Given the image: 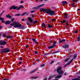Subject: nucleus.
Masks as SVG:
<instances>
[{
    "mask_svg": "<svg viewBox=\"0 0 80 80\" xmlns=\"http://www.w3.org/2000/svg\"><path fill=\"white\" fill-rule=\"evenodd\" d=\"M14 25H15L14 26V28H19L22 27V24H20L18 22H14L13 23H12L11 24V26H13Z\"/></svg>",
    "mask_w": 80,
    "mask_h": 80,
    "instance_id": "f257e3e1",
    "label": "nucleus"
},
{
    "mask_svg": "<svg viewBox=\"0 0 80 80\" xmlns=\"http://www.w3.org/2000/svg\"><path fill=\"white\" fill-rule=\"evenodd\" d=\"M47 13L50 15L53 16L55 14V12L54 11L52 10L51 9H48Z\"/></svg>",
    "mask_w": 80,
    "mask_h": 80,
    "instance_id": "f03ea898",
    "label": "nucleus"
},
{
    "mask_svg": "<svg viewBox=\"0 0 80 80\" xmlns=\"http://www.w3.org/2000/svg\"><path fill=\"white\" fill-rule=\"evenodd\" d=\"M77 54H75L74 55V58L71 59L70 61L68 62L64 66V67H65L66 66H67V65H69L72 62H73V60H75L76 58H77Z\"/></svg>",
    "mask_w": 80,
    "mask_h": 80,
    "instance_id": "7ed1b4c3",
    "label": "nucleus"
},
{
    "mask_svg": "<svg viewBox=\"0 0 80 80\" xmlns=\"http://www.w3.org/2000/svg\"><path fill=\"white\" fill-rule=\"evenodd\" d=\"M0 50L2 51L1 52L2 53H8V52H10V50L8 48L2 49Z\"/></svg>",
    "mask_w": 80,
    "mask_h": 80,
    "instance_id": "20e7f679",
    "label": "nucleus"
},
{
    "mask_svg": "<svg viewBox=\"0 0 80 80\" xmlns=\"http://www.w3.org/2000/svg\"><path fill=\"white\" fill-rule=\"evenodd\" d=\"M57 72H58L59 75H62L63 73V72L62 70V67L58 68L57 70Z\"/></svg>",
    "mask_w": 80,
    "mask_h": 80,
    "instance_id": "39448f33",
    "label": "nucleus"
},
{
    "mask_svg": "<svg viewBox=\"0 0 80 80\" xmlns=\"http://www.w3.org/2000/svg\"><path fill=\"white\" fill-rule=\"evenodd\" d=\"M6 44H7V42L4 41H2L1 40L0 41V45H5Z\"/></svg>",
    "mask_w": 80,
    "mask_h": 80,
    "instance_id": "423d86ee",
    "label": "nucleus"
},
{
    "mask_svg": "<svg viewBox=\"0 0 80 80\" xmlns=\"http://www.w3.org/2000/svg\"><path fill=\"white\" fill-rule=\"evenodd\" d=\"M18 8V7H15V6H13L9 8V10H12V9H14V10H15V9H17Z\"/></svg>",
    "mask_w": 80,
    "mask_h": 80,
    "instance_id": "0eeeda50",
    "label": "nucleus"
},
{
    "mask_svg": "<svg viewBox=\"0 0 80 80\" xmlns=\"http://www.w3.org/2000/svg\"><path fill=\"white\" fill-rule=\"evenodd\" d=\"M69 47V45H68V44H65L62 46V47L64 48H68Z\"/></svg>",
    "mask_w": 80,
    "mask_h": 80,
    "instance_id": "6e6552de",
    "label": "nucleus"
},
{
    "mask_svg": "<svg viewBox=\"0 0 80 80\" xmlns=\"http://www.w3.org/2000/svg\"><path fill=\"white\" fill-rule=\"evenodd\" d=\"M45 5L44 4H42L39 6H38V7H36L35 9H38V8H40V7H43Z\"/></svg>",
    "mask_w": 80,
    "mask_h": 80,
    "instance_id": "1a4fd4ad",
    "label": "nucleus"
},
{
    "mask_svg": "<svg viewBox=\"0 0 80 80\" xmlns=\"http://www.w3.org/2000/svg\"><path fill=\"white\" fill-rule=\"evenodd\" d=\"M40 11L41 12H46V13H47V12L48 11V9L42 8L41 9Z\"/></svg>",
    "mask_w": 80,
    "mask_h": 80,
    "instance_id": "9d476101",
    "label": "nucleus"
},
{
    "mask_svg": "<svg viewBox=\"0 0 80 80\" xmlns=\"http://www.w3.org/2000/svg\"><path fill=\"white\" fill-rule=\"evenodd\" d=\"M37 70H38V68H36V69H34V70H33L31 72L29 73L30 74H32V73H35V72H36V71H37Z\"/></svg>",
    "mask_w": 80,
    "mask_h": 80,
    "instance_id": "9b49d317",
    "label": "nucleus"
},
{
    "mask_svg": "<svg viewBox=\"0 0 80 80\" xmlns=\"http://www.w3.org/2000/svg\"><path fill=\"white\" fill-rule=\"evenodd\" d=\"M4 23L6 25H8V24H10L11 23V22L10 21H6Z\"/></svg>",
    "mask_w": 80,
    "mask_h": 80,
    "instance_id": "f8f14e48",
    "label": "nucleus"
},
{
    "mask_svg": "<svg viewBox=\"0 0 80 80\" xmlns=\"http://www.w3.org/2000/svg\"><path fill=\"white\" fill-rule=\"evenodd\" d=\"M28 19L29 21L31 23H32V22H33V21L32 19V18H28Z\"/></svg>",
    "mask_w": 80,
    "mask_h": 80,
    "instance_id": "ddd939ff",
    "label": "nucleus"
},
{
    "mask_svg": "<svg viewBox=\"0 0 80 80\" xmlns=\"http://www.w3.org/2000/svg\"><path fill=\"white\" fill-rule=\"evenodd\" d=\"M62 4L63 5H65V4H67V2L65 1H62Z\"/></svg>",
    "mask_w": 80,
    "mask_h": 80,
    "instance_id": "4468645a",
    "label": "nucleus"
},
{
    "mask_svg": "<svg viewBox=\"0 0 80 80\" xmlns=\"http://www.w3.org/2000/svg\"><path fill=\"white\" fill-rule=\"evenodd\" d=\"M42 25L43 28H46V26H45V23H42Z\"/></svg>",
    "mask_w": 80,
    "mask_h": 80,
    "instance_id": "2eb2a0df",
    "label": "nucleus"
},
{
    "mask_svg": "<svg viewBox=\"0 0 80 80\" xmlns=\"http://www.w3.org/2000/svg\"><path fill=\"white\" fill-rule=\"evenodd\" d=\"M9 15V14L8 15H6V17L7 18H9L10 19L12 18V16Z\"/></svg>",
    "mask_w": 80,
    "mask_h": 80,
    "instance_id": "dca6fc26",
    "label": "nucleus"
},
{
    "mask_svg": "<svg viewBox=\"0 0 80 80\" xmlns=\"http://www.w3.org/2000/svg\"><path fill=\"white\" fill-rule=\"evenodd\" d=\"M70 58H67L65 59L64 60V62H68V60H70Z\"/></svg>",
    "mask_w": 80,
    "mask_h": 80,
    "instance_id": "f3484780",
    "label": "nucleus"
},
{
    "mask_svg": "<svg viewBox=\"0 0 80 80\" xmlns=\"http://www.w3.org/2000/svg\"><path fill=\"white\" fill-rule=\"evenodd\" d=\"M51 22H56V19H51Z\"/></svg>",
    "mask_w": 80,
    "mask_h": 80,
    "instance_id": "a211bd4d",
    "label": "nucleus"
},
{
    "mask_svg": "<svg viewBox=\"0 0 80 80\" xmlns=\"http://www.w3.org/2000/svg\"><path fill=\"white\" fill-rule=\"evenodd\" d=\"M61 77H62V75H59L57 77H55V78H60Z\"/></svg>",
    "mask_w": 80,
    "mask_h": 80,
    "instance_id": "6ab92c4d",
    "label": "nucleus"
},
{
    "mask_svg": "<svg viewBox=\"0 0 80 80\" xmlns=\"http://www.w3.org/2000/svg\"><path fill=\"white\" fill-rule=\"evenodd\" d=\"M64 17L65 18H67V16H68V14L65 13H64Z\"/></svg>",
    "mask_w": 80,
    "mask_h": 80,
    "instance_id": "aec40b11",
    "label": "nucleus"
},
{
    "mask_svg": "<svg viewBox=\"0 0 80 80\" xmlns=\"http://www.w3.org/2000/svg\"><path fill=\"white\" fill-rule=\"evenodd\" d=\"M31 78H32L33 79H36L37 78H38V76H36L34 77H31Z\"/></svg>",
    "mask_w": 80,
    "mask_h": 80,
    "instance_id": "412c9836",
    "label": "nucleus"
},
{
    "mask_svg": "<svg viewBox=\"0 0 80 80\" xmlns=\"http://www.w3.org/2000/svg\"><path fill=\"white\" fill-rule=\"evenodd\" d=\"M13 37V36H9L7 37V38H12Z\"/></svg>",
    "mask_w": 80,
    "mask_h": 80,
    "instance_id": "4be33fe9",
    "label": "nucleus"
},
{
    "mask_svg": "<svg viewBox=\"0 0 80 80\" xmlns=\"http://www.w3.org/2000/svg\"><path fill=\"white\" fill-rule=\"evenodd\" d=\"M66 20H63V21H61V22L62 23V24H63V23H65V22H66Z\"/></svg>",
    "mask_w": 80,
    "mask_h": 80,
    "instance_id": "5701e85b",
    "label": "nucleus"
},
{
    "mask_svg": "<svg viewBox=\"0 0 80 80\" xmlns=\"http://www.w3.org/2000/svg\"><path fill=\"white\" fill-rule=\"evenodd\" d=\"M48 26L49 28H52V26L50 24H48Z\"/></svg>",
    "mask_w": 80,
    "mask_h": 80,
    "instance_id": "b1692460",
    "label": "nucleus"
},
{
    "mask_svg": "<svg viewBox=\"0 0 80 80\" xmlns=\"http://www.w3.org/2000/svg\"><path fill=\"white\" fill-rule=\"evenodd\" d=\"M55 44H56V42H53V45H53V46H54V47H55V46H56V45H55Z\"/></svg>",
    "mask_w": 80,
    "mask_h": 80,
    "instance_id": "393cba45",
    "label": "nucleus"
},
{
    "mask_svg": "<svg viewBox=\"0 0 80 80\" xmlns=\"http://www.w3.org/2000/svg\"><path fill=\"white\" fill-rule=\"evenodd\" d=\"M54 47V46H53L52 45V46H50L49 47H48V48L50 49V48H53Z\"/></svg>",
    "mask_w": 80,
    "mask_h": 80,
    "instance_id": "a878e982",
    "label": "nucleus"
},
{
    "mask_svg": "<svg viewBox=\"0 0 80 80\" xmlns=\"http://www.w3.org/2000/svg\"><path fill=\"white\" fill-rule=\"evenodd\" d=\"M53 78V76H50L48 78V80H50V79H51V78Z\"/></svg>",
    "mask_w": 80,
    "mask_h": 80,
    "instance_id": "bb28decb",
    "label": "nucleus"
},
{
    "mask_svg": "<svg viewBox=\"0 0 80 80\" xmlns=\"http://www.w3.org/2000/svg\"><path fill=\"white\" fill-rule=\"evenodd\" d=\"M21 15V14H15L14 16H20Z\"/></svg>",
    "mask_w": 80,
    "mask_h": 80,
    "instance_id": "cd10ccee",
    "label": "nucleus"
},
{
    "mask_svg": "<svg viewBox=\"0 0 80 80\" xmlns=\"http://www.w3.org/2000/svg\"><path fill=\"white\" fill-rule=\"evenodd\" d=\"M66 25L67 26H68V21H67L66 23Z\"/></svg>",
    "mask_w": 80,
    "mask_h": 80,
    "instance_id": "c85d7f7f",
    "label": "nucleus"
},
{
    "mask_svg": "<svg viewBox=\"0 0 80 80\" xmlns=\"http://www.w3.org/2000/svg\"><path fill=\"white\" fill-rule=\"evenodd\" d=\"M27 13V12H25L24 13H23L21 15V16H23L24 15H25V14Z\"/></svg>",
    "mask_w": 80,
    "mask_h": 80,
    "instance_id": "c756f323",
    "label": "nucleus"
},
{
    "mask_svg": "<svg viewBox=\"0 0 80 80\" xmlns=\"http://www.w3.org/2000/svg\"><path fill=\"white\" fill-rule=\"evenodd\" d=\"M44 66H45V64H41L40 65L41 67H44Z\"/></svg>",
    "mask_w": 80,
    "mask_h": 80,
    "instance_id": "7c9ffc66",
    "label": "nucleus"
},
{
    "mask_svg": "<svg viewBox=\"0 0 80 80\" xmlns=\"http://www.w3.org/2000/svg\"><path fill=\"white\" fill-rule=\"evenodd\" d=\"M71 6H72L73 7H74V6H75V4L73 3L72 4H71Z\"/></svg>",
    "mask_w": 80,
    "mask_h": 80,
    "instance_id": "2f4dec72",
    "label": "nucleus"
},
{
    "mask_svg": "<svg viewBox=\"0 0 80 80\" xmlns=\"http://www.w3.org/2000/svg\"><path fill=\"white\" fill-rule=\"evenodd\" d=\"M58 51L54 52H53V54H55V53H58Z\"/></svg>",
    "mask_w": 80,
    "mask_h": 80,
    "instance_id": "473e14b6",
    "label": "nucleus"
},
{
    "mask_svg": "<svg viewBox=\"0 0 80 80\" xmlns=\"http://www.w3.org/2000/svg\"><path fill=\"white\" fill-rule=\"evenodd\" d=\"M32 41L33 42H35V41H36V39H34V38H32Z\"/></svg>",
    "mask_w": 80,
    "mask_h": 80,
    "instance_id": "72a5a7b5",
    "label": "nucleus"
},
{
    "mask_svg": "<svg viewBox=\"0 0 80 80\" xmlns=\"http://www.w3.org/2000/svg\"><path fill=\"white\" fill-rule=\"evenodd\" d=\"M4 18H0V20H4Z\"/></svg>",
    "mask_w": 80,
    "mask_h": 80,
    "instance_id": "f704fd0d",
    "label": "nucleus"
},
{
    "mask_svg": "<svg viewBox=\"0 0 80 80\" xmlns=\"http://www.w3.org/2000/svg\"><path fill=\"white\" fill-rule=\"evenodd\" d=\"M14 19H14V18H12L11 19V22H13Z\"/></svg>",
    "mask_w": 80,
    "mask_h": 80,
    "instance_id": "c9c22d12",
    "label": "nucleus"
},
{
    "mask_svg": "<svg viewBox=\"0 0 80 80\" xmlns=\"http://www.w3.org/2000/svg\"><path fill=\"white\" fill-rule=\"evenodd\" d=\"M25 26H22V28H21V29H25Z\"/></svg>",
    "mask_w": 80,
    "mask_h": 80,
    "instance_id": "e433bc0d",
    "label": "nucleus"
},
{
    "mask_svg": "<svg viewBox=\"0 0 80 80\" xmlns=\"http://www.w3.org/2000/svg\"><path fill=\"white\" fill-rule=\"evenodd\" d=\"M7 37V34H4L3 35V37Z\"/></svg>",
    "mask_w": 80,
    "mask_h": 80,
    "instance_id": "4c0bfd02",
    "label": "nucleus"
},
{
    "mask_svg": "<svg viewBox=\"0 0 80 80\" xmlns=\"http://www.w3.org/2000/svg\"><path fill=\"white\" fill-rule=\"evenodd\" d=\"M34 54H35V55H36V54H38V52H37V51H35Z\"/></svg>",
    "mask_w": 80,
    "mask_h": 80,
    "instance_id": "58836bf2",
    "label": "nucleus"
},
{
    "mask_svg": "<svg viewBox=\"0 0 80 80\" xmlns=\"http://www.w3.org/2000/svg\"><path fill=\"white\" fill-rule=\"evenodd\" d=\"M34 42H35V43L36 44V45H38V42H37L35 41Z\"/></svg>",
    "mask_w": 80,
    "mask_h": 80,
    "instance_id": "ea45409f",
    "label": "nucleus"
},
{
    "mask_svg": "<svg viewBox=\"0 0 80 80\" xmlns=\"http://www.w3.org/2000/svg\"><path fill=\"white\" fill-rule=\"evenodd\" d=\"M72 80H80V79L78 78H76L74 79H73Z\"/></svg>",
    "mask_w": 80,
    "mask_h": 80,
    "instance_id": "a19ab883",
    "label": "nucleus"
},
{
    "mask_svg": "<svg viewBox=\"0 0 80 80\" xmlns=\"http://www.w3.org/2000/svg\"><path fill=\"white\" fill-rule=\"evenodd\" d=\"M62 42H63V41H62V40H61L59 41V43H62Z\"/></svg>",
    "mask_w": 80,
    "mask_h": 80,
    "instance_id": "79ce46f5",
    "label": "nucleus"
},
{
    "mask_svg": "<svg viewBox=\"0 0 80 80\" xmlns=\"http://www.w3.org/2000/svg\"><path fill=\"white\" fill-rule=\"evenodd\" d=\"M53 62H54V61H52L51 62V63H50V64L51 65V64L52 63H53Z\"/></svg>",
    "mask_w": 80,
    "mask_h": 80,
    "instance_id": "37998d69",
    "label": "nucleus"
},
{
    "mask_svg": "<svg viewBox=\"0 0 80 80\" xmlns=\"http://www.w3.org/2000/svg\"><path fill=\"white\" fill-rule=\"evenodd\" d=\"M20 8H22V7H23V6H22V5H21L20 6Z\"/></svg>",
    "mask_w": 80,
    "mask_h": 80,
    "instance_id": "c03bdc74",
    "label": "nucleus"
},
{
    "mask_svg": "<svg viewBox=\"0 0 80 80\" xmlns=\"http://www.w3.org/2000/svg\"><path fill=\"white\" fill-rule=\"evenodd\" d=\"M48 54H50V53H45V55H48Z\"/></svg>",
    "mask_w": 80,
    "mask_h": 80,
    "instance_id": "a18cd8bd",
    "label": "nucleus"
},
{
    "mask_svg": "<svg viewBox=\"0 0 80 80\" xmlns=\"http://www.w3.org/2000/svg\"><path fill=\"white\" fill-rule=\"evenodd\" d=\"M20 7H18V8H17V10H20Z\"/></svg>",
    "mask_w": 80,
    "mask_h": 80,
    "instance_id": "49530a36",
    "label": "nucleus"
},
{
    "mask_svg": "<svg viewBox=\"0 0 80 80\" xmlns=\"http://www.w3.org/2000/svg\"><path fill=\"white\" fill-rule=\"evenodd\" d=\"M75 32L76 33H77L78 32V31L77 30L75 31Z\"/></svg>",
    "mask_w": 80,
    "mask_h": 80,
    "instance_id": "de8ad7c7",
    "label": "nucleus"
},
{
    "mask_svg": "<svg viewBox=\"0 0 80 80\" xmlns=\"http://www.w3.org/2000/svg\"><path fill=\"white\" fill-rule=\"evenodd\" d=\"M35 11H32L31 12V13H33V12H35Z\"/></svg>",
    "mask_w": 80,
    "mask_h": 80,
    "instance_id": "09e8293b",
    "label": "nucleus"
},
{
    "mask_svg": "<svg viewBox=\"0 0 80 80\" xmlns=\"http://www.w3.org/2000/svg\"><path fill=\"white\" fill-rule=\"evenodd\" d=\"M1 22H2V23H4V22H5V21L4 20H2Z\"/></svg>",
    "mask_w": 80,
    "mask_h": 80,
    "instance_id": "8fccbe9b",
    "label": "nucleus"
},
{
    "mask_svg": "<svg viewBox=\"0 0 80 80\" xmlns=\"http://www.w3.org/2000/svg\"><path fill=\"white\" fill-rule=\"evenodd\" d=\"M37 21H35L34 22V23H37Z\"/></svg>",
    "mask_w": 80,
    "mask_h": 80,
    "instance_id": "3c124183",
    "label": "nucleus"
},
{
    "mask_svg": "<svg viewBox=\"0 0 80 80\" xmlns=\"http://www.w3.org/2000/svg\"><path fill=\"white\" fill-rule=\"evenodd\" d=\"M27 25H30V23H27Z\"/></svg>",
    "mask_w": 80,
    "mask_h": 80,
    "instance_id": "603ef678",
    "label": "nucleus"
},
{
    "mask_svg": "<svg viewBox=\"0 0 80 80\" xmlns=\"http://www.w3.org/2000/svg\"><path fill=\"white\" fill-rule=\"evenodd\" d=\"M0 48H3V46H0Z\"/></svg>",
    "mask_w": 80,
    "mask_h": 80,
    "instance_id": "864d4df0",
    "label": "nucleus"
},
{
    "mask_svg": "<svg viewBox=\"0 0 80 80\" xmlns=\"http://www.w3.org/2000/svg\"><path fill=\"white\" fill-rule=\"evenodd\" d=\"M73 2H77V1H76V0H72Z\"/></svg>",
    "mask_w": 80,
    "mask_h": 80,
    "instance_id": "5fc2aeb1",
    "label": "nucleus"
},
{
    "mask_svg": "<svg viewBox=\"0 0 80 80\" xmlns=\"http://www.w3.org/2000/svg\"><path fill=\"white\" fill-rule=\"evenodd\" d=\"M62 42H65V39H62Z\"/></svg>",
    "mask_w": 80,
    "mask_h": 80,
    "instance_id": "6e6d98bb",
    "label": "nucleus"
},
{
    "mask_svg": "<svg viewBox=\"0 0 80 80\" xmlns=\"http://www.w3.org/2000/svg\"><path fill=\"white\" fill-rule=\"evenodd\" d=\"M2 27L0 26V29H2Z\"/></svg>",
    "mask_w": 80,
    "mask_h": 80,
    "instance_id": "4d7b16f0",
    "label": "nucleus"
},
{
    "mask_svg": "<svg viewBox=\"0 0 80 80\" xmlns=\"http://www.w3.org/2000/svg\"><path fill=\"white\" fill-rule=\"evenodd\" d=\"M22 71H26V69H23L22 70Z\"/></svg>",
    "mask_w": 80,
    "mask_h": 80,
    "instance_id": "13d9d810",
    "label": "nucleus"
},
{
    "mask_svg": "<svg viewBox=\"0 0 80 80\" xmlns=\"http://www.w3.org/2000/svg\"><path fill=\"white\" fill-rule=\"evenodd\" d=\"M19 60H22V58H20Z\"/></svg>",
    "mask_w": 80,
    "mask_h": 80,
    "instance_id": "bf43d9fd",
    "label": "nucleus"
},
{
    "mask_svg": "<svg viewBox=\"0 0 80 80\" xmlns=\"http://www.w3.org/2000/svg\"><path fill=\"white\" fill-rule=\"evenodd\" d=\"M21 20L22 21H24L25 20H24V19H21Z\"/></svg>",
    "mask_w": 80,
    "mask_h": 80,
    "instance_id": "052dcab7",
    "label": "nucleus"
},
{
    "mask_svg": "<svg viewBox=\"0 0 80 80\" xmlns=\"http://www.w3.org/2000/svg\"><path fill=\"white\" fill-rule=\"evenodd\" d=\"M22 62H19V64H21V63H22Z\"/></svg>",
    "mask_w": 80,
    "mask_h": 80,
    "instance_id": "680f3d73",
    "label": "nucleus"
},
{
    "mask_svg": "<svg viewBox=\"0 0 80 80\" xmlns=\"http://www.w3.org/2000/svg\"><path fill=\"white\" fill-rule=\"evenodd\" d=\"M2 80H8V79H4Z\"/></svg>",
    "mask_w": 80,
    "mask_h": 80,
    "instance_id": "e2e57ef3",
    "label": "nucleus"
},
{
    "mask_svg": "<svg viewBox=\"0 0 80 80\" xmlns=\"http://www.w3.org/2000/svg\"><path fill=\"white\" fill-rule=\"evenodd\" d=\"M31 15V16H32V18H33V15H32V14Z\"/></svg>",
    "mask_w": 80,
    "mask_h": 80,
    "instance_id": "0e129e2a",
    "label": "nucleus"
},
{
    "mask_svg": "<svg viewBox=\"0 0 80 80\" xmlns=\"http://www.w3.org/2000/svg\"><path fill=\"white\" fill-rule=\"evenodd\" d=\"M23 1H21V2L20 3H23Z\"/></svg>",
    "mask_w": 80,
    "mask_h": 80,
    "instance_id": "69168bd1",
    "label": "nucleus"
},
{
    "mask_svg": "<svg viewBox=\"0 0 80 80\" xmlns=\"http://www.w3.org/2000/svg\"><path fill=\"white\" fill-rule=\"evenodd\" d=\"M47 78H45V79H44V80H47Z\"/></svg>",
    "mask_w": 80,
    "mask_h": 80,
    "instance_id": "338daca9",
    "label": "nucleus"
},
{
    "mask_svg": "<svg viewBox=\"0 0 80 80\" xmlns=\"http://www.w3.org/2000/svg\"><path fill=\"white\" fill-rule=\"evenodd\" d=\"M80 9H78L77 11H78V10H80Z\"/></svg>",
    "mask_w": 80,
    "mask_h": 80,
    "instance_id": "774afa93",
    "label": "nucleus"
}]
</instances>
